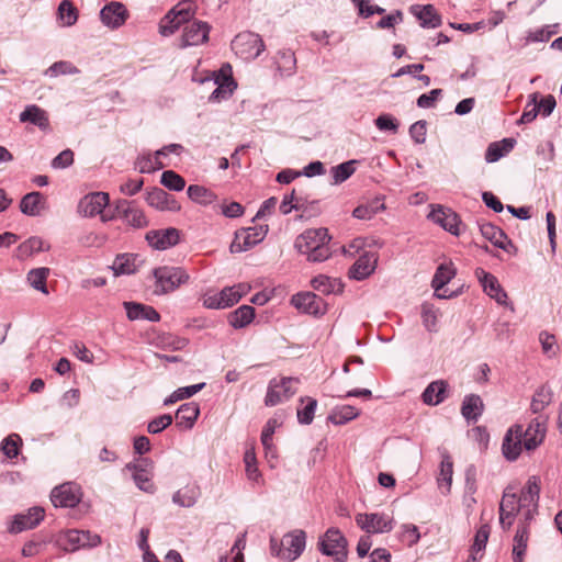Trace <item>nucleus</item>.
<instances>
[{"instance_id":"nucleus-5","label":"nucleus","mask_w":562,"mask_h":562,"mask_svg":"<svg viewBox=\"0 0 562 562\" xmlns=\"http://www.w3.org/2000/svg\"><path fill=\"white\" fill-rule=\"evenodd\" d=\"M232 48L243 59L254 60L265 50L266 46L259 34L243 32L235 36Z\"/></svg>"},{"instance_id":"nucleus-50","label":"nucleus","mask_w":562,"mask_h":562,"mask_svg":"<svg viewBox=\"0 0 562 562\" xmlns=\"http://www.w3.org/2000/svg\"><path fill=\"white\" fill-rule=\"evenodd\" d=\"M552 395L548 387L541 386L535 393L530 408L533 414L542 412L551 402Z\"/></svg>"},{"instance_id":"nucleus-62","label":"nucleus","mask_w":562,"mask_h":562,"mask_svg":"<svg viewBox=\"0 0 562 562\" xmlns=\"http://www.w3.org/2000/svg\"><path fill=\"white\" fill-rule=\"evenodd\" d=\"M164 162L159 158H157L156 154L154 157H142L138 160V168L142 173H148L157 169H161L164 168Z\"/></svg>"},{"instance_id":"nucleus-35","label":"nucleus","mask_w":562,"mask_h":562,"mask_svg":"<svg viewBox=\"0 0 562 562\" xmlns=\"http://www.w3.org/2000/svg\"><path fill=\"white\" fill-rule=\"evenodd\" d=\"M255 317V308L250 305H241L228 316V323L232 327L238 329L249 325Z\"/></svg>"},{"instance_id":"nucleus-27","label":"nucleus","mask_w":562,"mask_h":562,"mask_svg":"<svg viewBox=\"0 0 562 562\" xmlns=\"http://www.w3.org/2000/svg\"><path fill=\"white\" fill-rule=\"evenodd\" d=\"M448 383L443 380H437L428 384L422 394V400L426 405L436 406L442 403L447 397Z\"/></svg>"},{"instance_id":"nucleus-36","label":"nucleus","mask_w":562,"mask_h":562,"mask_svg":"<svg viewBox=\"0 0 562 562\" xmlns=\"http://www.w3.org/2000/svg\"><path fill=\"white\" fill-rule=\"evenodd\" d=\"M43 195L40 192H31L25 194L20 202V210L23 214L29 216H37L43 206Z\"/></svg>"},{"instance_id":"nucleus-53","label":"nucleus","mask_w":562,"mask_h":562,"mask_svg":"<svg viewBox=\"0 0 562 562\" xmlns=\"http://www.w3.org/2000/svg\"><path fill=\"white\" fill-rule=\"evenodd\" d=\"M558 24L554 25H544L540 29L531 31L528 33L526 40L527 42L538 43V42H547L550 40L552 35L558 32Z\"/></svg>"},{"instance_id":"nucleus-15","label":"nucleus","mask_w":562,"mask_h":562,"mask_svg":"<svg viewBox=\"0 0 562 562\" xmlns=\"http://www.w3.org/2000/svg\"><path fill=\"white\" fill-rule=\"evenodd\" d=\"M100 543V536L92 535L90 531L71 529L64 536V548L67 551H76L85 547H97Z\"/></svg>"},{"instance_id":"nucleus-56","label":"nucleus","mask_w":562,"mask_h":562,"mask_svg":"<svg viewBox=\"0 0 562 562\" xmlns=\"http://www.w3.org/2000/svg\"><path fill=\"white\" fill-rule=\"evenodd\" d=\"M244 461L246 464L247 477L251 481H258L260 477V472L257 468V460L254 448L246 450Z\"/></svg>"},{"instance_id":"nucleus-31","label":"nucleus","mask_w":562,"mask_h":562,"mask_svg":"<svg viewBox=\"0 0 562 562\" xmlns=\"http://www.w3.org/2000/svg\"><path fill=\"white\" fill-rule=\"evenodd\" d=\"M514 138H504L501 142L491 143L485 153V160L490 164L496 162L506 154H508L515 146Z\"/></svg>"},{"instance_id":"nucleus-37","label":"nucleus","mask_w":562,"mask_h":562,"mask_svg":"<svg viewBox=\"0 0 562 562\" xmlns=\"http://www.w3.org/2000/svg\"><path fill=\"white\" fill-rule=\"evenodd\" d=\"M491 528L487 524L482 525L475 533L473 544L471 547L470 559L472 562H477L483 557Z\"/></svg>"},{"instance_id":"nucleus-57","label":"nucleus","mask_w":562,"mask_h":562,"mask_svg":"<svg viewBox=\"0 0 562 562\" xmlns=\"http://www.w3.org/2000/svg\"><path fill=\"white\" fill-rule=\"evenodd\" d=\"M422 318L424 326L429 331H436L437 327V311L429 304H423L422 306Z\"/></svg>"},{"instance_id":"nucleus-11","label":"nucleus","mask_w":562,"mask_h":562,"mask_svg":"<svg viewBox=\"0 0 562 562\" xmlns=\"http://www.w3.org/2000/svg\"><path fill=\"white\" fill-rule=\"evenodd\" d=\"M81 499V490L75 483H64L56 486L50 493V501L55 507H75Z\"/></svg>"},{"instance_id":"nucleus-51","label":"nucleus","mask_w":562,"mask_h":562,"mask_svg":"<svg viewBox=\"0 0 562 562\" xmlns=\"http://www.w3.org/2000/svg\"><path fill=\"white\" fill-rule=\"evenodd\" d=\"M79 72V68L76 67L72 63L60 60L48 67V69L45 71V75L49 77H58L60 75H77Z\"/></svg>"},{"instance_id":"nucleus-6","label":"nucleus","mask_w":562,"mask_h":562,"mask_svg":"<svg viewBox=\"0 0 562 562\" xmlns=\"http://www.w3.org/2000/svg\"><path fill=\"white\" fill-rule=\"evenodd\" d=\"M319 551L333 557L337 562H344L347 558V540L337 528H329L318 541Z\"/></svg>"},{"instance_id":"nucleus-8","label":"nucleus","mask_w":562,"mask_h":562,"mask_svg":"<svg viewBox=\"0 0 562 562\" xmlns=\"http://www.w3.org/2000/svg\"><path fill=\"white\" fill-rule=\"evenodd\" d=\"M268 233V225H258L238 229L231 244L232 252L246 251L263 240Z\"/></svg>"},{"instance_id":"nucleus-24","label":"nucleus","mask_w":562,"mask_h":562,"mask_svg":"<svg viewBox=\"0 0 562 562\" xmlns=\"http://www.w3.org/2000/svg\"><path fill=\"white\" fill-rule=\"evenodd\" d=\"M146 202L159 211H178L180 209L177 201L160 188H154L148 191Z\"/></svg>"},{"instance_id":"nucleus-42","label":"nucleus","mask_w":562,"mask_h":562,"mask_svg":"<svg viewBox=\"0 0 562 562\" xmlns=\"http://www.w3.org/2000/svg\"><path fill=\"white\" fill-rule=\"evenodd\" d=\"M187 193L193 202L202 205L212 204L217 198L214 192L199 184L189 186Z\"/></svg>"},{"instance_id":"nucleus-23","label":"nucleus","mask_w":562,"mask_h":562,"mask_svg":"<svg viewBox=\"0 0 562 562\" xmlns=\"http://www.w3.org/2000/svg\"><path fill=\"white\" fill-rule=\"evenodd\" d=\"M477 226L482 236L495 247L507 250V247L512 245L504 231L496 225L490 222L477 221Z\"/></svg>"},{"instance_id":"nucleus-17","label":"nucleus","mask_w":562,"mask_h":562,"mask_svg":"<svg viewBox=\"0 0 562 562\" xmlns=\"http://www.w3.org/2000/svg\"><path fill=\"white\" fill-rule=\"evenodd\" d=\"M428 217L450 234L454 236L460 235L459 225L461 224V221L459 215L451 209H446L441 205H438L437 207L432 209Z\"/></svg>"},{"instance_id":"nucleus-45","label":"nucleus","mask_w":562,"mask_h":562,"mask_svg":"<svg viewBox=\"0 0 562 562\" xmlns=\"http://www.w3.org/2000/svg\"><path fill=\"white\" fill-rule=\"evenodd\" d=\"M110 268L114 276L134 273L136 270L135 258L128 254L117 255Z\"/></svg>"},{"instance_id":"nucleus-22","label":"nucleus","mask_w":562,"mask_h":562,"mask_svg":"<svg viewBox=\"0 0 562 562\" xmlns=\"http://www.w3.org/2000/svg\"><path fill=\"white\" fill-rule=\"evenodd\" d=\"M378 263V255L374 252H364L349 269L351 279L361 281L374 272Z\"/></svg>"},{"instance_id":"nucleus-12","label":"nucleus","mask_w":562,"mask_h":562,"mask_svg":"<svg viewBox=\"0 0 562 562\" xmlns=\"http://www.w3.org/2000/svg\"><path fill=\"white\" fill-rule=\"evenodd\" d=\"M211 26L203 21H193L184 26L181 36V48L198 46L209 41Z\"/></svg>"},{"instance_id":"nucleus-30","label":"nucleus","mask_w":562,"mask_h":562,"mask_svg":"<svg viewBox=\"0 0 562 562\" xmlns=\"http://www.w3.org/2000/svg\"><path fill=\"white\" fill-rule=\"evenodd\" d=\"M483 402L479 395H467L462 402L461 414L467 420L476 422L483 412Z\"/></svg>"},{"instance_id":"nucleus-39","label":"nucleus","mask_w":562,"mask_h":562,"mask_svg":"<svg viewBox=\"0 0 562 562\" xmlns=\"http://www.w3.org/2000/svg\"><path fill=\"white\" fill-rule=\"evenodd\" d=\"M360 414V411L351 405H341L336 406L328 419L335 425H344L355 418H357Z\"/></svg>"},{"instance_id":"nucleus-26","label":"nucleus","mask_w":562,"mask_h":562,"mask_svg":"<svg viewBox=\"0 0 562 562\" xmlns=\"http://www.w3.org/2000/svg\"><path fill=\"white\" fill-rule=\"evenodd\" d=\"M20 122L32 123L42 131H46L49 127L48 115L45 110L36 104L25 106V109L19 115Z\"/></svg>"},{"instance_id":"nucleus-54","label":"nucleus","mask_w":562,"mask_h":562,"mask_svg":"<svg viewBox=\"0 0 562 562\" xmlns=\"http://www.w3.org/2000/svg\"><path fill=\"white\" fill-rule=\"evenodd\" d=\"M539 341L541 344L542 351L547 357L552 358L558 355L559 346L554 335L549 334L548 331H541L539 334Z\"/></svg>"},{"instance_id":"nucleus-52","label":"nucleus","mask_w":562,"mask_h":562,"mask_svg":"<svg viewBox=\"0 0 562 562\" xmlns=\"http://www.w3.org/2000/svg\"><path fill=\"white\" fill-rule=\"evenodd\" d=\"M160 182L164 187L173 191H181L186 187L184 179L172 170H166L161 175Z\"/></svg>"},{"instance_id":"nucleus-34","label":"nucleus","mask_w":562,"mask_h":562,"mask_svg":"<svg viewBox=\"0 0 562 562\" xmlns=\"http://www.w3.org/2000/svg\"><path fill=\"white\" fill-rule=\"evenodd\" d=\"M385 210V204L382 198H375L364 204L358 205L353 212L352 216L358 220H371L379 212Z\"/></svg>"},{"instance_id":"nucleus-64","label":"nucleus","mask_w":562,"mask_h":562,"mask_svg":"<svg viewBox=\"0 0 562 562\" xmlns=\"http://www.w3.org/2000/svg\"><path fill=\"white\" fill-rule=\"evenodd\" d=\"M74 164V153L70 149H65L59 153L53 160L52 167L54 169H65Z\"/></svg>"},{"instance_id":"nucleus-4","label":"nucleus","mask_w":562,"mask_h":562,"mask_svg":"<svg viewBox=\"0 0 562 562\" xmlns=\"http://www.w3.org/2000/svg\"><path fill=\"white\" fill-rule=\"evenodd\" d=\"M153 276L155 278L154 293L157 295L173 292L189 280V274L183 268L172 266L158 267L153 270Z\"/></svg>"},{"instance_id":"nucleus-40","label":"nucleus","mask_w":562,"mask_h":562,"mask_svg":"<svg viewBox=\"0 0 562 562\" xmlns=\"http://www.w3.org/2000/svg\"><path fill=\"white\" fill-rule=\"evenodd\" d=\"M49 247L45 246L44 240L41 237L33 236L30 237L27 240L23 241L18 247V258L19 259H25L27 257L33 256L36 252L47 250Z\"/></svg>"},{"instance_id":"nucleus-58","label":"nucleus","mask_w":562,"mask_h":562,"mask_svg":"<svg viewBox=\"0 0 562 562\" xmlns=\"http://www.w3.org/2000/svg\"><path fill=\"white\" fill-rule=\"evenodd\" d=\"M128 225L135 227V228H142L147 226V220L144 215L143 211L136 207L135 205L133 209L124 216L123 218Z\"/></svg>"},{"instance_id":"nucleus-1","label":"nucleus","mask_w":562,"mask_h":562,"mask_svg":"<svg viewBox=\"0 0 562 562\" xmlns=\"http://www.w3.org/2000/svg\"><path fill=\"white\" fill-rule=\"evenodd\" d=\"M540 485L535 476L530 477L519 494L512 488L504 491L499 504V525L509 530L515 518L520 516L513 544L514 562H522L529 539V522L538 514Z\"/></svg>"},{"instance_id":"nucleus-47","label":"nucleus","mask_w":562,"mask_h":562,"mask_svg":"<svg viewBox=\"0 0 562 562\" xmlns=\"http://www.w3.org/2000/svg\"><path fill=\"white\" fill-rule=\"evenodd\" d=\"M195 9L192 3L180 2L175 5L167 13V19L173 18V20L179 21L181 24L190 22V20L194 16Z\"/></svg>"},{"instance_id":"nucleus-2","label":"nucleus","mask_w":562,"mask_h":562,"mask_svg":"<svg viewBox=\"0 0 562 562\" xmlns=\"http://www.w3.org/2000/svg\"><path fill=\"white\" fill-rule=\"evenodd\" d=\"M330 239L327 228H310L296 237L294 247L305 255L308 261L323 262L331 255Z\"/></svg>"},{"instance_id":"nucleus-13","label":"nucleus","mask_w":562,"mask_h":562,"mask_svg":"<svg viewBox=\"0 0 562 562\" xmlns=\"http://www.w3.org/2000/svg\"><path fill=\"white\" fill-rule=\"evenodd\" d=\"M475 277L481 283L483 291L498 304H507V293L499 284L497 278L492 273L485 271L483 268L475 269Z\"/></svg>"},{"instance_id":"nucleus-18","label":"nucleus","mask_w":562,"mask_h":562,"mask_svg":"<svg viewBox=\"0 0 562 562\" xmlns=\"http://www.w3.org/2000/svg\"><path fill=\"white\" fill-rule=\"evenodd\" d=\"M146 239L153 248L166 250L179 243L180 231L175 227L150 231L146 234Z\"/></svg>"},{"instance_id":"nucleus-41","label":"nucleus","mask_w":562,"mask_h":562,"mask_svg":"<svg viewBox=\"0 0 562 562\" xmlns=\"http://www.w3.org/2000/svg\"><path fill=\"white\" fill-rule=\"evenodd\" d=\"M277 67L282 76L289 77L295 72L296 58L292 50L284 49L278 53Z\"/></svg>"},{"instance_id":"nucleus-7","label":"nucleus","mask_w":562,"mask_h":562,"mask_svg":"<svg viewBox=\"0 0 562 562\" xmlns=\"http://www.w3.org/2000/svg\"><path fill=\"white\" fill-rule=\"evenodd\" d=\"M299 383V380L295 378H281L270 380L267 389V394L265 397V405L272 407L282 402L291 398L295 393L296 389L294 384Z\"/></svg>"},{"instance_id":"nucleus-28","label":"nucleus","mask_w":562,"mask_h":562,"mask_svg":"<svg viewBox=\"0 0 562 562\" xmlns=\"http://www.w3.org/2000/svg\"><path fill=\"white\" fill-rule=\"evenodd\" d=\"M199 415L200 407L196 403H184L176 412V425L183 429H191Z\"/></svg>"},{"instance_id":"nucleus-44","label":"nucleus","mask_w":562,"mask_h":562,"mask_svg":"<svg viewBox=\"0 0 562 562\" xmlns=\"http://www.w3.org/2000/svg\"><path fill=\"white\" fill-rule=\"evenodd\" d=\"M456 276V269L452 263H441L432 278L431 286L435 291H440Z\"/></svg>"},{"instance_id":"nucleus-55","label":"nucleus","mask_w":562,"mask_h":562,"mask_svg":"<svg viewBox=\"0 0 562 562\" xmlns=\"http://www.w3.org/2000/svg\"><path fill=\"white\" fill-rule=\"evenodd\" d=\"M305 398H301L304 402ZM307 404L304 408L297 409V419L302 425H310L313 422L314 413L317 407V401L312 397H306Z\"/></svg>"},{"instance_id":"nucleus-25","label":"nucleus","mask_w":562,"mask_h":562,"mask_svg":"<svg viewBox=\"0 0 562 562\" xmlns=\"http://www.w3.org/2000/svg\"><path fill=\"white\" fill-rule=\"evenodd\" d=\"M123 306L130 321L145 319L149 322H158L160 319L159 313L153 306L137 302H124Z\"/></svg>"},{"instance_id":"nucleus-49","label":"nucleus","mask_w":562,"mask_h":562,"mask_svg":"<svg viewBox=\"0 0 562 562\" xmlns=\"http://www.w3.org/2000/svg\"><path fill=\"white\" fill-rule=\"evenodd\" d=\"M22 445V439L16 434H11L7 438H4L0 446V451L9 459H13L18 457L20 452V446Z\"/></svg>"},{"instance_id":"nucleus-48","label":"nucleus","mask_w":562,"mask_h":562,"mask_svg":"<svg viewBox=\"0 0 562 562\" xmlns=\"http://www.w3.org/2000/svg\"><path fill=\"white\" fill-rule=\"evenodd\" d=\"M357 160H348L339 164L330 169V173L335 184L342 183L349 179L356 171L355 164Z\"/></svg>"},{"instance_id":"nucleus-63","label":"nucleus","mask_w":562,"mask_h":562,"mask_svg":"<svg viewBox=\"0 0 562 562\" xmlns=\"http://www.w3.org/2000/svg\"><path fill=\"white\" fill-rule=\"evenodd\" d=\"M235 291L236 290H233L232 286H226L218 292L220 302L222 303L223 308L231 307L240 300V294Z\"/></svg>"},{"instance_id":"nucleus-10","label":"nucleus","mask_w":562,"mask_h":562,"mask_svg":"<svg viewBox=\"0 0 562 562\" xmlns=\"http://www.w3.org/2000/svg\"><path fill=\"white\" fill-rule=\"evenodd\" d=\"M130 18L126 5L119 1H111L100 10V20L110 30L123 26Z\"/></svg>"},{"instance_id":"nucleus-59","label":"nucleus","mask_w":562,"mask_h":562,"mask_svg":"<svg viewBox=\"0 0 562 562\" xmlns=\"http://www.w3.org/2000/svg\"><path fill=\"white\" fill-rule=\"evenodd\" d=\"M539 113L537 106V93L530 95V101L527 103L518 123L526 124L532 122Z\"/></svg>"},{"instance_id":"nucleus-14","label":"nucleus","mask_w":562,"mask_h":562,"mask_svg":"<svg viewBox=\"0 0 562 562\" xmlns=\"http://www.w3.org/2000/svg\"><path fill=\"white\" fill-rule=\"evenodd\" d=\"M292 305L306 314L323 315L326 311V304L323 299L312 292H302L292 296Z\"/></svg>"},{"instance_id":"nucleus-19","label":"nucleus","mask_w":562,"mask_h":562,"mask_svg":"<svg viewBox=\"0 0 562 562\" xmlns=\"http://www.w3.org/2000/svg\"><path fill=\"white\" fill-rule=\"evenodd\" d=\"M547 432L546 419L542 417H536L531 420L527 429H522L521 442L526 450H535L539 447Z\"/></svg>"},{"instance_id":"nucleus-29","label":"nucleus","mask_w":562,"mask_h":562,"mask_svg":"<svg viewBox=\"0 0 562 562\" xmlns=\"http://www.w3.org/2000/svg\"><path fill=\"white\" fill-rule=\"evenodd\" d=\"M412 13L419 20L420 26L436 29L441 25V16L431 4L414 5Z\"/></svg>"},{"instance_id":"nucleus-16","label":"nucleus","mask_w":562,"mask_h":562,"mask_svg":"<svg viewBox=\"0 0 562 562\" xmlns=\"http://www.w3.org/2000/svg\"><path fill=\"white\" fill-rule=\"evenodd\" d=\"M44 508L35 506L26 513L16 514L9 527L11 533H19L35 528L44 519Z\"/></svg>"},{"instance_id":"nucleus-38","label":"nucleus","mask_w":562,"mask_h":562,"mask_svg":"<svg viewBox=\"0 0 562 562\" xmlns=\"http://www.w3.org/2000/svg\"><path fill=\"white\" fill-rule=\"evenodd\" d=\"M453 463L448 453L442 454L440 463V472L437 479L439 488L443 490V493H448L452 483Z\"/></svg>"},{"instance_id":"nucleus-20","label":"nucleus","mask_w":562,"mask_h":562,"mask_svg":"<svg viewBox=\"0 0 562 562\" xmlns=\"http://www.w3.org/2000/svg\"><path fill=\"white\" fill-rule=\"evenodd\" d=\"M109 204V194L105 192H93L83 196L78 205L79 213L92 217L104 214L103 210Z\"/></svg>"},{"instance_id":"nucleus-32","label":"nucleus","mask_w":562,"mask_h":562,"mask_svg":"<svg viewBox=\"0 0 562 562\" xmlns=\"http://www.w3.org/2000/svg\"><path fill=\"white\" fill-rule=\"evenodd\" d=\"M126 469L133 472V480L140 491L149 494L156 491V486L151 482L153 474L147 469H140L132 463H128Z\"/></svg>"},{"instance_id":"nucleus-43","label":"nucleus","mask_w":562,"mask_h":562,"mask_svg":"<svg viewBox=\"0 0 562 562\" xmlns=\"http://www.w3.org/2000/svg\"><path fill=\"white\" fill-rule=\"evenodd\" d=\"M200 496V491L195 486H187L177 491L172 496V502L181 507H192Z\"/></svg>"},{"instance_id":"nucleus-46","label":"nucleus","mask_w":562,"mask_h":562,"mask_svg":"<svg viewBox=\"0 0 562 562\" xmlns=\"http://www.w3.org/2000/svg\"><path fill=\"white\" fill-rule=\"evenodd\" d=\"M57 15L63 25L71 26L78 20V10L70 0H63L58 5Z\"/></svg>"},{"instance_id":"nucleus-61","label":"nucleus","mask_w":562,"mask_h":562,"mask_svg":"<svg viewBox=\"0 0 562 562\" xmlns=\"http://www.w3.org/2000/svg\"><path fill=\"white\" fill-rule=\"evenodd\" d=\"M172 424V416L169 414L160 415L148 423L147 431L149 434H159Z\"/></svg>"},{"instance_id":"nucleus-3","label":"nucleus","mask_w":562,"mask_h":562,"mask_svg":"<svg viewBox=\"0 0 562 562\" xmlns=\"http://www.w3.org/2000/svg\"><path fill=\"white\" fill-rule=\"evenodd\" d=\"M305 546L306 533L301 529H295L285 533L281 540L271 537L270 553L284 561L292 562L303 553Z\"/></svg>"},{"instance_id":"nucleus-60","label":"nucleus","mask_w":562,"mask_h":562,"mask_svg":"<svg viewBox=\"0 0 562 562\" xmlns=\"http://www.w3.org/2000/svg\"><path fill=\"white\" fill-rule=\"evenodd\" d=\"M312 285L323 294H330L335 291L336 282L326 276L319 274L312 280Z\"/></svg>"},{"instance_id":"nucleus-21","label":"nucleus","mask_w":562,"mask_h":562,"mask_svg":"<svg viewBox=\"0 0 562 562\" xmlns=\"http://www.w3.org/2000/svg\"><path fill=\"white\" fill-rule=\"evenodd\" d=\"M522 426L515 425L514 427L509 428L507 431L504 440H503V454L504 457L509 460L514 461L516 460L522 449Z\"/></svg>"},{"instance_id":"nucleus-33","label":"nucleus","mask_w":562,"mask_h":562,"mask_svg":"<svg viewBox=\"0 0 562 562\" xmlns=\"http://www.w3.org/2000/svg\"><path fill=\"white\" fill-rule=\"evenodd\" d=\"M50 273V269L46 267H40L31 269L26 274V281L31 288L40 291L43 294H48L46 285L47 278Z\"/></svg>"},{"instance_id":"nucleus-9","label":"nucleus","mask_w":562,"mask_h":562,"mask_svg":"<svg viewBox=\"0 0 562 562\" xmlns=\"http://www.w3.org/2000/svg\"><path fill=\"white\" fill-rule=\"evenodd\" d=\"M356 524L368 533H384L393 529V518L383 513L357 514Z\"/></svg>"}]
</instances>
